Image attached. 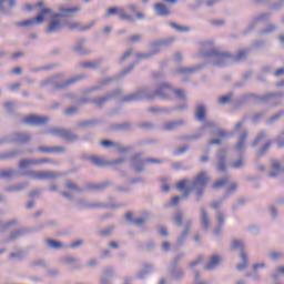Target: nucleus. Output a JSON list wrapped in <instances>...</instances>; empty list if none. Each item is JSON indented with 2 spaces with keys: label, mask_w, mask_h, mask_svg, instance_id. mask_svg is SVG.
Returning a JSON list of instances; mask_svg holds the SVG:
<instances>
[{
  "label": "nucleus",
  "mask_w": 284,
  "mask_h": 284,
  "mask_svg": "<svg viewBox=\"0 0 284 284\" xmlns=\"http://www.w3.org/2000/svg\"><path fill=\"white\" fill-rule=\"evenodd\" d=\"M172 94L176 97V99L185 100V92L181 89H174L169 84H161L154 95H148L146 99H154V97H159L160 99H172Z\"/></svg>",
  "instance_id": "obj_1"
},
{
  "label": "nucleus",
  "mask_w": 284,
  "mask_h": 284,
  "mask_svg": "<svg viewBox=\"0 0 284 284\" xmlns=\"http://www.w3.org/2000/svg\"><path fill=\"white\" fill-rule=\"evenodd\" d=\"M211 179L207 176V173L202 171L197 173L192 182L193 190H196L197 199L203 196V192L205 187H207V183H210Z\"/></svg>",
  "instance_id": "obj_2"
},
{
  "label": "nucleus",
  "mask_w": 284,
  "mask_h": 284,
  "mask_svg": "<svg viewBox=\"0 0 284 284\" xmlns=\"http://www.w3.org/2000/svg\"><path fill=\"white\" fill-rule=\"evenodd\" d=\"M45 14H52V10L43 9L36 18L19 22V26H41L45 21Z\"/></svg>",
  "instance_id": "obj_3"
},
{
  "label": "nucleus",
  "mask_w": 284,
  "mask_h": 284,
  "mask_svg": "<svg viewBox=\"0 0 284 284\" xmlns=\"http://www.w3.org/2000/svg\"><path fill=\"white\" fill-rule=\"evenodd\" d=\"M115 14H118L120 21H132V16L125 13L123 8L111 7L106 10V17H114Z\"/></svg>",
  "instance_id": "obj_4"
},
{
  "label": "nucleus",
  "mask_w": 284,
  "mask_h": 284,
  "mask_svg": "<svg viewBox=\"0 0 284 284\" xmlns=\"http://www.w3.org/2000/svg\"><path fill=\"white\" fill-rule=\"evenodd\" d=\"M49 133L52 134L53 136H60L65 141H77V135L72 133V131L70 130L54 128L51 131H49Z\"/></svg>",
  "instance_id": "obj_5"
},
{
  "label": "nucleus",
  "mask_w": 284,
  "mask_h": 284,
  "mask_svg": "<svg viewBox=\"0 0 284 284\" xmlns=\"http://www.w3.org/2000/svg\"><path fill=\"white\" fill-rule=\"evenodd\" d=\"M77 12H81V7H73V8L60 7L59 13H55L53 17L54 19H59V17L70 18L77 14Z\"/></svg>",
  "instance_id": "obj_6"
},
{
  "label": "nucleus",
  "mask_w": 284,
  "mask_h": 284,
  "mask_svg": "<svg viewBox=\"0 0 284 284\" xmlns=\"http://www.w3.org/2000/svg\"><path fill=\"white\" fill-rule=\"evenodd\" d=\"M24 123H27V125H45V123H48V118L39 115H28L27 118H24Z\"/></svg>",
  "instance_id": "obj_7"
},
{
  "label": "nucleus",
  "mask_w": 284,
  "mask_h": 284,
  "mask_svg": "<svg viewBox=\"0 0 284 284\" xmlns=\"http://www.w3.org/2000/svg\"><path fill=\"white\" fill-rule=\"evenodd\" d=\"M43 163H50V160L42 159V160H28L24 159L19 163L20 170H26V168H30V165H41Z\"/></svg>",
  "instance_id": "obj_8"
},
{
  "label": "nucleus",
  "mask_w": 284,
  "mask_h": 284,
  "mask_svg": "<svg viewBox=\"0 0 284 284\" xmlns=\"http://www.w3.org/2000/svg\"><path fill=\"white\" fill-rule=\"evenodd\" d=\"M33 179L39 181H48V179H54V173L50 171H34L30 173Z\"/></svg>",
  "instance_id": "obj_9"
},
{
  "label": "nucleus",
  "mask_w": 284,
  "mask_h": 284,
  "mask_svg": "<svg viewBox=\"0 0 284 284\" xmlns=\"http://www.w3.org/2000/svg\"><path fill=\"white\" fill-rule=\"evenodd\" d=\"M185 122L183 120H178V121H170L164 123L163 130L165 132H172V130H178V128H181Z\"/></svg>",
  "instance_id": "obj_10"
},
{
  "label": "nucleus",
  "mask_w": 284,
  "mask_h": 284,
  "mask_svg": "<svg viewBox=\"0 0 284 284\" xmlns=\"http://www.w3.org/2000/svg\"><path fill=\"white\" fill-rule=\"evenodd\" d=\"M63 28V24L59 20H51L48 28L47 32L48 34H52L54 32H59Z\"/></svg>",
  "instance_id": "obj_11"
},
{
  "label": "nucleus",
  "mask_w": 284,
  "mask_h": 284,
  "mask_svg": "<svg viewBox=\"0 0 284 284\" xmlns=\"http://www.w3.org/2000/svg\"><path fill=\"white\" fill-rule=\"evenodd\" d=\"M154 10L159 17H168L170 14V9L163 3H155Z\"/></svg>",
  "instance_id": "obj_12"
},
{
  "label": "nucleus",
  "mask_w": 284,
  "mask_h": 284,
  "mask_svg": "<svg viewBox=\"0 0 284 284\" xmlns=\"http://www.w3.org/2000/svg\"><path fill=\"white\" fill-rule=\"evenodd\" d=\"M14 6H17V2L14 0H0L1 12H9V10H12Z\"/></svg>",
  "instance_id": "obj_13"
},
{
  "label": "nucleus",
  "mask_w": 284,
  "mask_h": 284,
  "mask_svg": "<svg viewBox=\"0 0 284 284\" xmlns=\"http://www.w3.org/2000/svg\"><path fill=\"white\" fill-rule=\"evenodd\" d=\"M92 26H94V23H92L90 26L81 27V23H79V22H71L68 24V29L69 30H80L81 32H85V30H90V28H92Z\"/></svg>",
  "instance_id": "obj_14"
},
{
  "label": "nucleus",
  "mask_w": 284,
  "mask_h": 284,
  "mask_svg": "<svg viewBox=\"0 0 284 284\" xmlns=\"http://www.w3.org/2000/svg\"><path fill=\"white\" fill-rule=\"evenodd\" d=\"M205 114H206L205 106L203 104L197 105L195 110V116L197 121H205Z\"/></svg>",
  "instance_id": "obj_15"
},
{
  "label": "nucleus",
  "mask_w": 284,
  "mask_h": 284,
  "mask_svg": "<svg viewBox=\"0 0 284 284\" xmlns=\"http://www.w3.org/2000/svg\"><path fill=\"white\" fill-rule=\"evenodd\" d=\"M219 263H221V256L219 255H213L211 257V261L205 265V270H214V267H216V265H219Z\"/></svg>",
  "instance_id": "obj_16"
},
{
  "label": "nucleus",
  "mask_w": 284,
  "mask_h": 284,
  "mask_svg": "<svg viewBox=\"0 0 284 284\" xmlns=\"http://www.w3.org/2000/svg\"><path fill=\"white\" fill-rule=\"evenodd\" d=\"M187 180H182L178 183L176 187L180 192H183L184 191V196H190V192H192V190L190 189H186L185 187L187 186Z\"/></svg>",
  "instance_id": "obj_17"
},
{
  "label": "nucleus",
  "mask_w": 284,
  "mask_h": 284,
  "mask_svg": "<svg viewBox=\"0 0 284 284\" xmlns=\"http://www.w3.org/2000/svg\"><path fill=\"white\" fill-rule=\"evenodd\" d=\"M39 152H42L43 154H52L54 152H63L62 148H48V146H40Z\"/></svg>",
  "instance_id": "obj_18"
},
{
  "label": "nucleus",
  "mask_w": 284,
  "mask_h": 284,
  "mask_svg": "<svg viewBox=\"0 0 284 284\" xmlns=\"http://www.w3.org/2000/svg\"><path fill=\"white\" fill-rule=\"evenodd\" d=\"M227 183H230V178L217 180L216 182L213 183L212 189L213 190H221V187H225V185Z\"/></svg>",
  "instance_id": "obj_19"
},
{
  "label": "nucleus",
  "mask_w": 284,
  "mask_h": 284,
  "mask_svg": "<svg viewBox=\"0 0 284 284\" xmlns=\"http://www.w3.org/2000/svg\"><path fill=\"white\" fill-rule=\"evenodd\" d=\"M245 141H247V132H244L240 136V140H239L237 144L235 145V149L236 150H243V148H245Z\"/></svg>",
  "instance_id": "obj_20"
},
{
  "label": "nucleus",
  "mask_w": 284,
  "mask_h": 284,
  "mask_svg": "<svg viewBox=\"0 0 284 284\" xmlns=\"http://www.w3.org/2000/svg\"><path fill=\"white\" fill-rule=\"evenodd\" d=\"M90 160H91V163H93V165H97V168H103V165H108V162H105L101 158L92 156L90 158Z\"/></svg>",
  "instance_id": "obj_21"
},
{
  "label": "nucleus",
  "mask_w": 284,
  "mask_h": 284,
  "mask_svg": "<svg viewBox=\"0 0 284 284\" xmlns=\"http://www.w3.org/2000/svg\"><path fill=\"white\" fill-rule=\"evenodd\" d=\"M47 245H49V247L52 250H61V247H63L61 242H57L54 240H47Z\"/></svg>",
  "instance_id": "obj_22"
},
{
  "label": "nucleus",
  "mask_w": 284,
  "mask_h": 284,
  "mask_svg": "<svg viewBox=\"0 0 284 284\" xmlns=\"http://www.w3.org/2000/svg\"><path fill=\"white\" fill-rule=\"evenodd\" d=\"M273 170H275V172L270 173L271 179H273L274 176H278V174H281V172L283 171V169H281V163H273Z\"/></svg>",
  "instance_id": "obj_23"
},
{
  "label": "nucleus",
  "mask_w": 284,
  "mask_h": 284,
  "mask_svg": "<svg viewBox=\"0 0 284 284\" xmlns=\"http://www.w3.org/2000/svg\"><path fill=\"white\" fill-rule=\"evenodd\" d=\"M65 187L67 190H71L73 192H81V187H79V185H77L74 182L72 181H67L65 183Z\"/></svg>",
  "instance_id": "obj_24"
},
{
  "label": "nucleus",
  "mask_w": 284,
  "mask_h": 284,
  "mask_svg": "<svg viewBox=\"0 0 284 284\" xmlns=\"http://www.w3.org/2000/svg\"><path fill=\"white\" fill-rule=\"evenodd\" d=\"M202 225L205 230L210 227V219L207 217V212H205V210H202Z\"/></svg>",
  "instance_id": "obj_25"
},
{
  "label": "nucleus",
  "mask_w": 284,
  "mask_h": 284,
  "mask_svg": "<svg viewBox=\"0 0 284 284\" xmlns=\"http://www.w3.org/2000/svg\"><path fill=\"white\" fill-rule=\"evenodd\" d=\"M30 135L26 134V133H18L17 134V140L19 141V143H28V141H30Z\"/></svg>",
  "instance_id": "obj_26"
},
{
  "label": "nucleus",
  "mask_w": 284,
  "mask_h": 284,
  "mask_svg": "<svg viewBox=\"0 0 284 284\" xmlns=\"http://www.w3.org/2000/svg\"><path fill=\"white\" fill-rule=\"evenodd\" d=\"M226 166H225V156H221L219 159V163H217V172H225Z\"/></svg>",
  "instance_id": "obj_27"
},
{
  "label": "nucleus",
  "mask_w": 284,
  "mask_h": 284,
  "mask_svg": "<svg viewBox=\"0 0 284 284\" xmlns=\"http://www.w3.org/2000/svg\"><path fill=\"white\" fill-rule=\"evenodd\" d=\"M211 54H215V57H219L221 61H225V59H230L232 55L226 52H212Z\"/></svg>",
  "instance_id": "obj_28"
},
{
  "label": "nucleus",
  "mask_w": 284,
  "mask_h": 284,
  "mask_svg": "<svg viewBox=\"0 0 284 284\" xmlns=\"http://www.w3.org/2000/svg\"><path fill=\"white\" fill-rule=\"evenodd\" d=\"M267 136V134H265V132H261L256 139L253 142V146H256L261 143V141H265V138Z\"/></svg>",
  "instance_id": "obj_29"
},
{
  "label": "nucleus",
  "mask_w": 284,
  "mask_h": 284,
  "mask_svg": "<svg viewBox=\"0 0 284 284\" xmlns=\"http://www.w3.org/2000/svg\"><path fill=\"white\" fill-rule=\"evenodd\" d=\"M243 264L237 265V270H245L247 267V255L245 253L241 254Z\"/></svg>",
  "instance_id": "obj_30"
},
{
  "label": "nucleus",
  "mask_w": 284,
  "mask_h": 284,
  "mask_svg": "<svg viewBox=\"0 0 284 284\" xmlns=\"http://www.w3.org/2000/svg\"><path fill=\"white\" fill-rule=\"evenodd\" d=\"M105 101H110V95L99 98L94 101V103L97 104L98 108H101V104L105 103Z\"/></svg>",
  "instance_id": "obj_31"
},
{
  "label": "nucleus",
  "mask_w": 284,
  "mask_h": 284,
  "mask_svg": "<svg viewBox=\"0 0 284 284\" xmlns=\"http://www.w3.org/2000/svg\"><path fill=\"white\" fill-rule=\"evenodd\" d=\"M271 145V141L266 142L265 145L260 150L258 156H263V154H265V152L270 150Z\"/></svg>",
  "instance_id": "obj_32"
},
{
  "label": "nucleus",
  "mask_w": 284,
  "mask_h": 284,
  "mask_svg": "<svg viewBox=\"0 0 284 284\" xmlns=\"http://www.w3.org/2000/svg\"><path fill=\"white\" fill-rule=\"evenodd\" d=\"M244 245L243 242L235 240L233 241L232 248L233 250H243Z\"/></svg>",
  "instance_id": "obj_33"
},
{
  "label": "nucleus",
  "mask_w": 284,
  "mask_h": 284,
  "mask_svg": "<svg viewBox=\"0 0 284 284\" xmlns=\"http://www.w3.org/2000/svg\"><path fill=\"white\" fill-rule=\"evenodd\" d=\"M0 176H3L4 179H10V176H14V172L12 170L1 171Z\"/></svg>",
  "instance_id": "obj_34"
},
{
  "label": "nucleus",
  "mask_w": 284,
  "mask_h": 284,
  "mask_svg": "<svg viewBox=\"0 0 284 284\" xmlns=\"http://www.w3.org/2000/svg\"><path fill=\"white\" fill-rule=\"evenodd\" d=\"M178 72L180 74H187V73H191V72H196V68H184V69L178 70Z\"/></svg>",
  "instance_id": "obj_35"
},
{
  "label": "nucleus",
  "mask_w": 284,
  "mask_h": 284,
  "mask_svg": "<svg viewBox=\"0 0 284 284\" xmlns=\"http://www.w3.org/2000/svg\"><path fill=\"white\" fill-rule=\"evenodd\" d=\"M230 101H232V94L224 95L220 99V103H222V105H225V103H230Z\"/></svg>",
  "instance_id": "obj_36"
},
{
  "label": "nucleus",
  "mask_w": 284,
  "mask_h": 284,
  "mask_svg": "<svg viewBox=\"0 0 284 284\" xmlns=\"http://www.w3.org/2000/svg\"><path fill=\"white\" fill-rule=\"evenodd\" d=\"M245 57H247V51L242 50V51H240V52L236 54V57H235L234 59H235V61H241V59H245Z\"/></svg>",
  "instance_id": "obj_37"
},
{
  "label": "nucleus",
  "mask_w": 284,
  "mask_h": 284,
  "mask_svg": "<svg viewBox=\"0 0 284 284\" xmlns=\"http://www.w3.org/2000/svg\"><path fill=\"white\" fill-rule=\"evenodd\" d=\"M77 81H81L80 77L71 78L63 85H72V83H77Z\"/></svg>",
  "instance_id": "obj_38"
},
{
  "label": "nucleus",
  "mask_w": 284,
  "mask_h": 284,
  "mask_svg": "<svg viewBox=\"0 0 284 284\" xmlns=\"http://www.w3.org/2000/svg\"><path fill=\"white\" fill-rule=\"evenodd\" d=\"M136 99H139V93L125 97L123 101H136Z\"/></svg>",
  "instance_id": "obj_39"
},
{
  "label": "nucleus",
  "mask_w": 284,
  "mask_h": 284,
  "mask_svg": "<svg viewBox=\"0 0 284 284\" xmlns=\"http://www.w3.org/2000/svg\"><path fill=\"white\" fill-rule=\"evenodd\" d=\"M270 257L272 258V261H278V258H281V253L278 252H272L270 254Z\"/></svg>",
  "instance_id": "obj_40"
},
{
  "label": "nucleus",
  "mask_w": 284,
  "mask_h": 284,
  "mask_svg": "<svg viewBox=\"0 0 284 284\" xmlns=\"http://www.w3.org/2000/svg\"><path fill=\"white\" fill-rule=\"evenodd\" d=\"M101 145L103 148H110V146L114 145V142H112L110 140H104V141H101Z\"/></svg>",
  "instance_id": "obj_41"
},
{
  "label": "nucleus",
  "mask_w": 284,
  "mask_h": 284,
  "mask_svg": "<svg viewBox=\"0 0 284 284\" xmlns=\"http://www.w3.org/2000/svg\"><path fill=\"white\" fill-rule=\"evenodd\" d=\"M172 28H175V30H179L180 32H187L190 29L179 27L178 24L171 23Z\"/></svg>",
  "instance_id": "obj_42"
},
{
  "label": "nucleus",
  "mask_w": 284,
  "mask_h": 284,
  "mask_svg": "<svg viewBox=\"0 0 284 284\" xmlns=\"http://www.w3.org/2000/svg\"><path fill=\"white\" fill-rule=\"evenodd\" d=\"M175 221H176L178 225H181V223H183V213H178L175 215Z\"/></svg>",
  "instance_id": "obj_43"
},
{
  "label": "nucleus",
  "mask_w": 284,
  "mask_h": 284,
  "mask_svg": "<svg viewBox=\"0 0 284 284\" xmlns=\"http://www.w3.org/2000/svg\"><path fill=\"white\" fill-rule=\"evenodd\" d=\"M232 168H234L235 170H239V168H243V160H239L237 162H234L232 164Z\"/></svg>",
  "instance_id": "obj_44"
},
{
  "label": "nucleus",
  "mask_w": 284,
  "mask_h": 284,
  "mask_svg": "<svg viewBox=\"0 0 284 284\" xmlns=\"http://www.w3.org/2000/svg\"><path fill=\"white\" fill-rule=\"evenodd\" d=\"M131 43H136L138 41H141V36L136 34L129 39Z\"/></svg>",
  "instance_id": "obj_45"
},
{
  "label": "nucleus",
  "mask_w": 284,
  "mask_h": 284,
  "mask_svg": "<svg viewBox=\"0 0 284 284\" xmlns=\"http://www.w3.org/2000/svg\"><path fill=\"white\" fill-rule=\"evenodd\" d=\"M79 245H83V241L78 240L69 245V247H79Z\"/></svg>",
  "instance_id": "obj_46"
},
{
  "label": "nucleus",
  "mask_w": 284,
  "mask_h": 284,
  "mask_svg": "<svg viewBox=\"0 0 284 284\" xmlns=\"http://www.w3.org/2000/svg\"><path fill=\"white\" fill-rule=\"evenodd\" d=\"M202 262H203V257H199L197 260H195L190 264V267H194V265H199V263H202Z\"/></svg>",
  "instance_id": "obj_47"
},
{
  "label": "nucleus",
  "mask_w": 284,
  "mask_h": 284,
  "mask_svg": "<svg viewBox=\"0 0 284 284\" xmlns=\"http://www.w3.org/2000/svg\"><path fill=\"white\" fill-rule=\"evenodd\" d=\"M104 185L105 184H99V185H91L89 187H90V190H103Z\"/></svg>",
  "instance_id": "obj_48"
},
{
  "label": "nucleus",
  "mask_w": 284,
  "mask_h": 284,
  "mask_svg": "<svg viewBox=\"0 0 284 284\" xmlns=\"http://www.w3.org/2000/svg\"><path fill=\"white\" fill-rule=\"evenodd\" d=\"M74 112H77V108H74V106H71L65 110V114H74Z\"/></svg>",
  "instance_id": "obj_49"
},
{
  "label": "nucleus",
  "mask_w": 284,
  "mask_h": 284,
  "mask_svg": "<svg viewBox=\"0 0 284 284\" xmlns=\"http://www.w3.org/2000/svg\"><path fill=\"white\" fill-rule=\"evenodd\" d=\"M181 201V197L180 196H174L171 201V205H176L179 204V202Z\"/></svg>",
  "instance_id": "obj_50"
},
{
  "label": "nucleus",
  "mask_w": 284,
  "mask_h": 284,
  "mask_svg": "<svg viewBox=\"0 0 284 284\" xmlns=\"http://www.w3.org/2000/svg\"><path fill=\"white\" fill-rule=\"evenodd\" d=\"M98 65L97 62H89V63H84L83 68H95Z\"/></svg>",
  "instance_id": "obj_51"
},
{
  "label": "nucleus",
  "mask_w": 284,
  "mask_h": 284,
  "mask_svg": "<svg viewBox=\"0 0 284 284\" xmlns=\"http://www.w3.org/2000/svg\"><path fill=\"white\" fill-rule=\"evenodd\" d=\"M4 108H6L7 110H12V108H14V102H6V103H4Z\"/></svg>",
  "instance_id": "obj_52"
},
{
  "label": "nucleus",
  "mask_w": 284,
  "mask_h": 284,
  "mask_svg": "<svg viewBox=\"0 0 284 284\" xmlns=\"http://www.w3.org/2000/svg\"><path fill=\"white\" fill-rule=\"evenodd\" d=\"M135 225H143L145 223V219H136L134 220Z\"/></svg>",
  "instance_id": "obj_53"
},
{
  "label": "nucleus",
  "mask_w": 284,
  "mask_h": 284,
  "mask_svg": "<svg viewBox=\"0 0 284 284\" xmlns=\"http://www.w3.org/2000/svg\"><path fill=\"white\" fill-rule=\"evenodd\" d=\"M189 148L187 146H184V148H180L178 150V154H185V152H187Z\"/></svg>",
  "instance_id": "obj_54"
},
{
  "label": "nucleus",
  "mask_w": 284,
  "mask_h": 284,
  "mask_svg": "<svg viewBox=\"0 0 284 284\" xmlns=\"http://www.w3.org/2000/svg\"><path fill=\"white\" fill-rule=\"evenodd\" d=\"M133 216H134V214H133L132 212H128V213L125 214L126 221H132Z\"/></svg>",
  "instance_id": "obj_55"
},
{
  "label": "nucleus",
  "mask_w": 284,
  "mask_h": 284,
  "mask_svg": "<svg viewBox=\"0 0 284 284\" xmlns=\"http://www.w3.org/2000/svg\"><path fill=\"white\" fill-rule=\"evenodd\" d=\"M160 234H161L162 236H168V229L161 227V229H160Z\"/></svg>",
  "instance_id": "obj_56"
},
{
  "label": "nucleus",
  "mask_w": 284,
  "mask_h": 284,
  "mask_svg": "<svg viewBox=\"0 0 284 284\" xmlns=\"http://www.w3.org/2000/svg\"><path fill=\"white\" fill-rule=\"evenodd\" d=\"M129 10L131 12H136V4H134V3L129 4Z\"/></svg>",
  "instance_id": "obj_57"
},
{
  "label": "nucleus",
  "mask_w": 284,
  "mask_h": 284,
  "mask_svg": "<svg viewBox=\"0 0 284 284\" xmlns=\"http://www.w3.org/2000/svg\"><path fill=\"white\" fill-rule=\"evenodd\" d=\"M237 185L236 183H233L230 185V187L227 189V192H234V190H236Z\"/></svg>",
  "instance_id": "obj_58"
},
{
  "label": "nucleus",
  "mask_w": 284,
  "mask_h": 284,
  "mask_svg": "<svg viewBox=\"0 0 284 284\" xmlns=\"http://www.w3.org/2000/svg\"><path fill=\"white\" fill-rule=\"evenodd\" d=\"M130 54H132V50H129L128 52H125V53L122 55V61H125V59H128V57H130Z\"/></svg>",
  "instance_id": "obj_59"
},
{
  "label": "nucleus",
  "mask_w": 284,
  "mask_h": 284,
  "mask_svg": "<svg viewBox=\"0 0 284 284\" xmlns=\"http://www.w3.org/2000/svg\"><path fill=\"white\" fill-rule=\"evenodd\" d=\"M217 221L220 222L221 225H223V222L225 221L221 213L217 214Z\"/></svg>",
  "instance_id": "obj_60"
},
{
  "label": "nucleus",
  "mask_w": 284,
  "mask_h": 284,
  "mask_svg": "<svg viewBox=\"0 0 284 284\" xmlns=\"http://www.w3.org/2000/svg\"><path fill=\"white\" fill-rule=\"evenodd\" d=\"M123 161H125V160H123V159L115 160V161L111 162V165H119L120 163H123Z\"/></svg>",
  "instance_id": "obj_61"
},
{
  "label": "nucleus",
  "mask_w": 284,
  "mask_h": 284,
  "mask_svg": "<svg viewBox=\"0 0 284 284\" xmlns=\"http://www.w3.org/2000/svg\"><path fill=\"white\" fill-rule=\"evenodd\" d=\"M281 74H284V69H278L275 71V77H281Z\"/></svg>",
  "instance_id": "obj_62"
},
{
  "label": "nucleus",
  "mask_w": 284,
  "mask_h": 284,
  "mask_svg": "<svg viewBox=\"0 0 284 284\" xmlns=\"http://www.w3.org/2000/svg\"><path fill=\"white\" fill-rule=\"evenodd\" d=\"M136 19H139V20L145 19V14H143V12H138L136 13Z\"/></svg>",
  "instance_id": "obj_63"
},
{
  "label": "nucleus",
  "mask_w": 284,
  "mask_h": 284,
  "mask_svg": "<svg viewBox=\"0 0 284 284\" xmlns=\"http://www.w3.org/2000/svg\"><path fill=\"white\" fill-rule=\"evenodd\" d=\"M13 74H21V68H16L12 70Z\"/></svg>",
  "instance_id": "obj_64"
}]
</instances>
